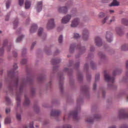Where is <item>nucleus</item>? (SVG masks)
Listing matches in <instances>:
<instances>
[{"mask_svg":"<svg viewBox=\"0 0 128 128\" xmlns=\"http://www.w3.org/2000/svg\"><path fill=\"white\" fill-rule=\"evenodd\" d=\"M121 50H128V44H124L121 46Z\"/></svg>","mask_w":128,"mask_h":128,"instance_id":"obj_24","label":"nucleus"},{"mask_svg":"<svg viewBox=\"0 0 128 128\" xmlns=\"http://www.w3.org/2000/svg\"><path fill=\"white\" fill-rule=\"evenodd\" d=\"M6 101L8 102H10V100L8 97H6Z\"/></svg>","mask_w":128,"mask_h":128,"instance_id":"obj_59","label":"nucleus"},{"mask_svg":"<svg viewBox=\"0 0 128 128\" xmlns=\"http://www.w3.org/2000/svg\"><path fill=\"white\" fill-rule=\"evenodd\" d=\"M11 48H12V45L8 46V48H7V50H8V52H10V50Z\"/></svg>","mask_w":128,"mask_h":128,"instance_id":"obj_58","label":"nucleus"},{"mask_svg":"<svg viewBox=\"0 0 128 128\" xmlns=\"http://www.w3.org/2000/svg\"><path fill=\"white\" fill-rule=\"evenodd\" d=\"M74 48H76L78 50H79L80 54H84V52H86V48L84 46H82L80 44L78 45L76 47L75 44H72L70 46V52H74Z\"/></svg>","mask_w":128,"mask_h":128,"instance_id":"obj_3","label":"nucleus"},{"mask_svg":"<svg viewBox=\"0 0 128 128\" xmlns=\"http://www.w3.org/2000/svg\"><path fill=\"white\" fill-rule=\"evenodd\" d=\"M18 67L16 64L13 65V70L8 71V78L10 80H19L18 76V72L16 73L15 70H17Z\"/></svg>","mask_w":128,"mask_h":128,"instance_id":"obj_1","label":"nucleus"},{"mask_svg":"<svg viewBox=\"0 0 128 128\" xmlns=\"http://www.w3.org/2000/svg\"><path fill=\"white\" fill-rule=\"evenodd\" d=\"M58 76L60 80H64V74H58Z\"/></svg>","mask_w":128,"mask_h":128,"instance_id":"obj_42","label":"nucleus"},{"mask_svg":"<svg viewBox=\"0 0 128 128\" xmlns=\"http://www.w3.org/2000/svg\"><path fill=\"white\" fill-rule=\"evenodd\" d=\"M119 118H128V114H126L124 113L120 112L118 113Z\"/></svg>","mask_w":128,"mask_h":128,"instance_id":"obj_16","label":"nucleus"},{"mask_svg":"<svg viewBox=\"0 0 128 128\" xmlns=\"http://www.w3.org/2000/svg\"><path fill=\"white\" fill-rule=\"evenodd\" d=\"M25 4V8L26 10H28L30 8V6H32V2L28 0H26L24 3Z\"/></svg>","mask_w":128,"mask_h":128,"instance_id":"obj_18","label":"nucleus"},{"mask_svg":"<svg viewBox=\"0 0 128 128\" xmlns=\"http://www.w3.org/2000/svg\"><path fill=\"white\" fill-rule=\"evenodd\" d=\"M94 42L97 46H102V41L100 36H96L94 38Z\"/></svg>","mask_w":128,"mask_h":128,"instance_id":"obj_8","label":"nucleus"},{"mask_svg":"<svg viewBox=\"0 0 128 128\" xmlns=\"http://www.w3.org/2000/svg\"><path fill=\"white\" fill-rule=\"evenodd\" d=\"M24 38V35H22L21 36L18 37L16 40V42H20V40H22Z\"/></svg>","mask_w":128,"mask_h":128,"instance_id":"obj_31","label":"nucleus"},{"mask_svg":"<svg viewBox=\"0 0 128 128\" xmlns=\"http://www.w3.org/2000/svg\"><path fill=\"white\" fill-rule=\"evenodd\" d=\"M14 28H16L18 26V19L16 18L15 20H14Z\"/></svg>","mask_w":128,"mask_h":128,"instance_id":"obj_28","label":"nucleus"},{"mask_svg":"<svg viewBox=\"0 0 128 128\" xmlns=\"http://www.w3.org/2000/svg\"><path fill=\"white\" fill-rule=\"evenodd\" d=\"M122 22L123 24H124V26H128V20L126 19H122Z\"/></svg>","mask_w":128,"mask_h":128,"instance_id":"obj_32","label":"nucleus"},{"mask_svg":"<svg viewBox=\"0 0 128 128\" xmlns=\"http://www.w3.org/2000/svg\"><path fill=\"white\" fill-rule=\"evenodd\" d=\"M122 74V70L116 69L112 72V76L104 74V78L106 80H116V74Z\"/></svg>","mask_w":128,"mask_h":128,"instance_id":"obj_2","label":"nucleus"},{"mask_svg":"<svg viewBox=\"0 0 128 128\" xmlns=\"http://www.w3.org/2000/svg\"><path fill=\"white\" fill-rule=\"evenodd\" d=\"M9 16H6V19H5V20H8V18H9Z\"/></svg>","mask_w":128,"mask_h":128,"instance_id":"obj_64","label":"nucleus"},{"mask_svg":"<svg viewBox=\"0 0 128 128\" xmlns=\"http://www.w3.org/2000/svg\"><path fill=\"white\" fill-rule=\"evenodd\" d=\"M54 26H56V25L54 24V19H50L48 20L46 26L48 30H52V28H54Z\"/></svg>","mask_w":128,"mask_h":128,"instance_id":"obj_6","label":"nucleus"},{"mask_svg":"<svg viewBox=\"0 0 128 128\" xmlns=\"http://www.w3.org/2000/svg\"><path fill=\"white\" fill-rule=\"evenodd\" d=\"M100 73H98L95 76V80H100Z\"/></svg>","mask_w":128,"mask_h":128,"instance_id":"obj_38","label":"nucleus"},{"mask_svg":"<svg viewBox=\"0 0 128 128\" xmlns=\"http://www.w3.org/2000/svg\"><path fill=\"white\" fill-rule=\"evenodd\" d=\"M5 124H10V117H7L6 119H5V121H4Z\"/></svg>","mask_w":128,"mask_h":128,"instance_id":"obj_36","label":"nucleus"},{"mask_svg":"<svg viewBox=\"0 0 128 128\" xmlns=\"http://www.w3.org/2000/svg\"><path fill=\"white\" fill-rule=\"evenodd\" d=\"M38 30V25L36 24H33L30 29V32L31 34H34V32H36V30Z\"/></svg>","mask_w":128,"mask_h":128,"instance_id":"obj_13","label":"nucleus"},{"mask_svg":"<svg viewBox=\"0 0 128 128\" xmlns=\"http://www.w3.org/2000/svg\"><path fill=\"white\" fill-rule=\"evenodd\" d=\"M40 108H38V107H36V109H34L35 112H38Z\"/></svg>","mask_w":128,"mask_h":128,"instance_id":"obj_61","label":"nucleus"},{"mask_svg":"<svg viewBox=\"0 0 128 128\" xmlns=\"http://www.w3.org/2000/svg\"><path fill=\"white\" fill-rule=\"evenodd\" d=\"M44 32V28H40L38 30V36H43L44 38L46 37V33L43 32Z\"/></svg>","mask_w":128,"mask_h":128,"instance_id":"obj_15","label":"nucleus"},{"mask_svg":"<svg viewBox=\"0 0 128 128\" xmlns=\"http://www.w3.org/2000/svg\"><path fill=\"white\" fill-rule=\"evenodd\" d=\"M77 76L79 80H82V78H84V76H82V74H80V72H78L77 74Z\"/></svg>","mask_w":128,"mask_h":128,"instance_id":"obj_33","label":"nucleus"},{"mask_svg":"<svg viewBox=\"0 0 128 128\" xmlns=\"http://www.w3.org/2000/svg\"><path fill=\"white\" fill-rule=\"evenodd\" d=\"M24 0H18V3L20 6H22L24 5Z\"/></svg>","mask_w":128,"mask_h":128,"instance_id":"obj_40","label":"nucleus"},{"mask_svg":"<svg viewBox=\"0 0 128 128\" xmlns=\"http://www.w3.org/2000/svg\"><path fill=\"white\" fill-rule=\"evenodd\" d=\"M10 4H12V0H8L6 2V8H10Z\"/></svg>","mask_w":128,"mask_h":128,"instance_id":"obj_29","label":"nucleus"},{"mask_svg":"<svg viewBox=\"0 0 128 128\" xmlns=\"http://www.w3.org/2000/svg\"><path fill=\"white\" fill-rule=\"evenodd\" d=\"M9 112H10V108H6V114H9Z\"/></svg>","mask_w":128,"mask_h":128,"instance_id":"obj_46","label":"nucleus"},{"mask_svg":"<svg viewBox=\"0 0 128 128\" xmlns=\"http://www.w3.org/2000/svg\"><path fill=\"white\" fill-rule=\"evenodd\" d=\"M12 54L14 55V58H16V56H18V53H16V52H13Z\"/></svg>","mask_w":128,"mask_h":128,"instance_id":"obj_56","label":"nucleus"},{"mask_svg":"<svg viewBox=\"0 0 128 128\" xmlns=\"http://www.w3.org/2000/svg\"><path fill=\"white\" fill-rule=\"evenodd\" d=\"M63 72H67L68 74H72V69H68V68H64Z\"/></svg>","mask_w":128,"mask_h":128,"instance_id":"obj_26","label":"nucleus"},{"mask_svg":"<svg viewBox=\"0 0 128 128\" xmlns=\"http://www.w3.org/2000/svg\"><path fill=\"white\" fill-rule=\"evenodd\" d=\"M90 66L92 70H96V65L94 62L92 61L90 62Z\"/></svg>","mask_w":128,"mask_h":128,"instance_id":"obj_30","label":"nucleus"},{"mask_svg":"<svg viewBox=\"0 0 128 128\" xmlns=\"http://www.w3.org/2000/svg\"><path fill=\"white\" fill-rule=\"evenodd\" d=\"M80 24V20L78 18H75L72 20L70 26L72 28H76Z\"/></svg>","mask_w":128,"mask_h":128,"instance_id":"obj_7","label":"nucleus"},{"mask_svg":"<svg viewBox=\"0 0 128 128\" xmlns=\"http://www.w3.org/2000/svg\"><path fill=\"white\" fill-rule=\"evenodd\" d=\"M70 116H73L75 120H76V118H78V112H71L68 115V118H70Z\"/></svg>","mask_w":128,"mask_h":128,"instance_id":"obj_17","label":"nucleus"},{"mask_svg":"<svg viewBox=\"0 0 128 128\" xmlns=\"http://www.w3.org/2000/svg\"><path fill=\"white\" fill-rule=\"evenodd\" d=\"M82 38L84 40H88V30H84Z\"/></svg>","mask_w":128,"mask_h":128,"instance_id":"obj_11","label":"nucleus"},{"mask_svg":"<svg viewBox=\"0 0 128 128\" xmlns=\"http://www.w3.org/2000/svg\"><path fill=\"white\" fill-rule=\"evenodd\" d=\"M70 6H72V4H66L65 6L59 7L58 8V12H62V14H66V12H68V10Z\"/></svg>","mask_w":128,"mask_h":128,"instance_id":"obj_5","label":"nucleus"},{"mask_svg":"<svg viewBox=\"0 0 128 128\" xmlns=\"http://www.w3.org/2000/svg\"><path fill=\"white\" fill-rule=\"evenodd\" d=\"M29 128H34V122H32L30 123V124L29 125Z\"/></svg>","mask_w":128,"mask_h":128,"instance_id":"obj_55","label":"nucleus"},{"mask_svg":"<svg viewBox=\"0 0 128 128\" xmlns=\"http://www.w3.org/2000/svg\"><path fill=\"white\" fill-rule=\"evenodd\" d=\"M44 50L45 52L47 54H50V50L48 49V48H47V47L45 48Z\"/></svg>","mask_w":128,"mask_h":128,"instance_id":"obj_37","label":"nucleus"},{"mask_svg":"<svg viewBox=\"0 0 128 128\" xmlns=\"http://www.w3.org/2000/svg\"><path fill=\"white\" fill-rule=\"evenodd\" d=\"M116 32L119 36H122V29L120 27L116 28Z\"/></svg>","mask_w":128,"mask_h":128,"instance_id":"obj_23","label":"nucleus"},{"mask_svg":"<svg viewBox=\"0 0 128 128\" xmlns=\"http://www.w3.org/2000/svg\"><path fill=\"white\" fill-rule=\"evenodd\" d=\"M100 18H104V13L101 12L99 14Z\"/></svg>","mask_w":128,"mask_h":128,"instance_id":"obj_49","label":"nucleus"},{"mask_svg":"<svg viewBox=\"0 0 128 128\" xmlns=\"http://www.w3.org/2000/svg\"><path fill=\"white\" fill-rule=\"evenodd\" d=\"M36 42H34L32 44V46H31V50H32V48H34V46H36Z\"/></svg>","mask_w":128,"mask_h":128,"instance_id":"obj_57","label":"nucleus"},{"mask_svg":"<svg viewBox=\"0 0 128 128\" xmlns=\"http://www.w3.org/2000/svg\"><path fill=\"white\" fill-rule=\"evenodd\" d=\"M16 118L18 120H20L21 117L20 114L17 113L16 114Z\"/></svg>","mask_w":128,"mask_h":128,"instance_id":"obj_45","label":"nucleus"},{"mask_svg":"<svg viewBox=\"0 0 128 128\" xmlns=\"http://www.w3.org/2000/svg\"><path fill=\"white\" fill-rule=\"evenodd\" d=\"M6 44H8V40H4L3 42V47L0 48V56H2V54H4V48L6 46Z\"/></svg>","mask_w":128,"mask_h":128,"instance_id":"obj_14","label":"nucleus"},{"mask_svg":"<svg viewBox=\"0 0 128 128\" xmlns=\"http://www.w3.org/2000/svg\"><path fill=\"white\" fill-rule=\"evenodd\" d=\"M70 66H74V68H78V66H80V63H79V62L76 63V64L74 65L72 64V61L71 60V61H70Z\"/></svg>","mask_w":128,"mask_h":128,"instance_id":"obj_25","label":"nucleus"},{"mask_svg":"<svg viewBox=\"0 0 128 128\" xmlns=\"http://www.w3.org/2000/svg\"><path fill=\"white\" fill-rule=\"evenodd\" d=\"M110 17L108 16H106L102 22V24H104L106 22V20H108V18Z\"/></svg>","mask_w":128,"mask_h":128,"instance_id":"obj_35","label":"nucleus"},{"mask_svg":"<svg viewBox=\"0 0 128 128\" xmlns=\"http://www.w3.org/2000/svg\"><path fill=\"white\" fill-rule=\"evenodd\" d=\"M86 78L88 80H92V76L90 74H86Z\"/></svg>","mask_w":128,"mask_h":128,"instance_id":"obj_50","label":"nucleus"},{"mask_svg":"<svg viewBox=\"0 0 128 128\" xmlns=\"http://www.w3.org/2000/svg\"><path fill=\"white\" fill-rule=\"evenodd\" d=\"M28 61L26 59H22L20 62L21 64H26Z\"/></svg>","mask_w":128,"mask_h":128,"instance_id":"obj_44","label":"nucleus"},{"mask_svg":"<svg viewBox=\"0 0 128 128\" xmlns=\"http://www.w3.org/2000/svg\"><path fill=\"white\" fill-rule=\"evenodd\" d=\"M116 22V18L113 16L112 18V19L110 20V21H108V24H112V22Z\"/></svg>","mask_w":128,"mask_h":128,"instance_id":"obj_41","label":"nucleus"},{"mask_svg":"<svg viewBox=\"0 0 128 128\" xmlns=\"http://www.w3.org/2000/svg\"><path fill=\"white\" fill-rule=\"evenodd\" d=\"M70 18H72V16L70 14L66 15L62 18V24H68V22L70 20Z\"/></svg>","mask_w":128,"mask_h":128,"instance_id":"obj_9","label":"nucleus"},{"mask_svg":"<svg viewBox=\"0 0 128 128\" xmlns=\"http://www.w3.org/2000/svg\"><path fill=\"white\" fill-rule=\"evenodd\" d=\"M109 6H120V2L116 0H113L112 2Z\"/></svg>","mask_w":128,"mask_h":128,"instance_id":"obj_21","label":"nucleus"},{"mask_svg":"<svg viewBox=\"0 0 128 128\" xmlns=\"http://www.w3.org/2000/svg\"><path fill=\"white\" fill-rule=\"evenodd\" d=\"M99 56H100V58H102L103 60H104L106 58V55L104 54L102 52H100L98 54Z\"/></svg>","mask_w":128,"mask_h":128,"instance_id":"obj_34","label":"nucleus"},{"mask_svg":"<svg viewBox=\"0 0 128 128\" xmlns=\"http://www.w3.org/2000/svg\"><path fill=\"white\" fill-rule=\"evenodd\" d=\"M74 38H76V40H78V38H80V34L78 33L74 34Z\"/></svg>","mask_w":128,"mask_h":128,"instance_id":"obj_39","label":"nucleus"},{"mask_svg":"<svg viewBox=\"0 0 128 128\" xmlns=\"http://www.w3.org/2000/svg\"><path fill=\"white\" fill-rule=\"evenodd\" d=\"M94 46H90V52H94Z\"/></svg>","mask_w":128,"mask_h":128,"instance_id":"obj_54","label":"nucleus"},{"mask_svg":"<svg viewBox=\"0 0 128 128\" xmlns=\"http://www.w3.org/2000/svg\"><path fill=\"white\" fill-rule=\"evenodd\" d=\"M128 126H126V125H123L120 127V128H128Z\"/></svg>","mask_w":128,"mask_h":128,"instance_id":"obj_60","label":"nucleus"},{"mask_svg":"<svg viewBox=\"0 0 128 128\" xmlns=\"http://www.w3.org/2000/svg\"><path fill=\"white\" fill-rule=\"evenodd\" d=\"M94 58V55H92V54H89L88 55V60H90V58Z\"/></svg>","mask_w":128,"mask_h":128,"instance_id":"obj_53","label":"nucleus"},{"mask_svg":"<svg viewBox=\"0 0 128 128\" xmlns=\"http://www.w3.org/2000/svg\"><path fill=\"white\" fill-rule=\"evenodd\" d=\"M60 111H52L50 113V116H60Z\"/></svg>","mask_w":128,"mask_h":128,"instance_id":"obj_20","label":"nucleus"},{"mask_svg":"<svg viewBox=\"0 0 128 128\" xmlns=\"http://www.w3.org/2000/svg\"><path fill=\"white\" fill-rule=\"evenodd\" d=\"M63 128H72V126L66 124L64 126Z\"/></svg>","mask_w":128,"mask_h":128,"instance_id":"obj_47","label":"nucleus"},{"mask_svg":"<svg viewBox=\"0 0 128 128\" xmlns=\"http://www.w3.org/2000/svg\"><path fill=\"white\" fill-rule=\"evenodd\" d=\"M100 118V115L98 114H94L93 117L88 116L86 119V122H88V124H92L94 120H98Z\"/></svg>","mask_w":128,"mask_h":128,"instance_id":"obj_4","label":"nucleus"},{"mask_svg":"<svg viewBox=\"0 0 128 128\" xmlns=\"http://www.w3.org/2000/svg\"><path fill=\"white\" fill-rule=\"evenodd\" d=\"M36 10L38 12H42V2H37Z\"/></svg>","mask_w":128,"mask_h":128,"instance_id":"obj_12","label":"nucleus"},{"mask_svg":"<svg viewBox=\"0 0 128 128\" xmlns=\"http://www.w3.org/2000/svg\"><path fill=\"white\" fill-rule=\"evenodd\" d=\"M56 54L55 56H56V54H60V51H58V50H56Z\"/></svg>","mask_w":128,"mask_h":128,"instance_id":"obj_63","label":"nucleus"},{"mask_svg":"<svg viewBox=\"0 0 128 128\" xmlns=\"http://www.w3.org/2000/svg\"><path fill=\"white\" fill-rule=\"evenodd\" d=\"M30 100H28V98L25 96V100L24 102V106H28V104H30Z\"/></svg>","mask_w":128,"mask_h":128,"instance_id":"obj_27","label":"nucleus"},{"mask_svg":"<svg viewBox=\"0 0 128 128\" xmlns=\"http://www.w3.org/2000/svg\"><path fill=\"white\" fill-rule=\"evenodd\" d=\"M30 80V76L27 77L26 80Z\"/></svg>","mask_w":128,"mask_h":128,"instance_id":"obj_62","label":"nucleus"},{"mask_svg":"<svg viewBox=\"0 0 128 128\" xmlns=\"http://www.w3.org/2000/svg\"><path fill=\"white\" fill-rule=\"evenodd\" d=\"M16 106L15 108L16 110H18V108H20V98L18 96L16 97Z\"/></svg>","mask_w":128,"mask_h":128,"instance_id":"obj_19","label":"nucleus"},{"mask_svg":"<svg viewBox=\"0 0 128 128\" xmlns=\"http://www.w3.org/2000/svg\"><path fill=\"white\" fill-rule=\"evenodd\" d=\"M106 38L108 42H112V33L106 32Z\"/></svg>","mask_w":128,"mask_h":128,"instance_id":"obj_10","label":"nucleus"},{"mask_svg":"<svg viewBox=\"0 0 128 128\" xmlns=\"http://www.w3.org/2000/svg\"><path fill=\"white\" fill-rule=\"evenodd\" d=\"M51 62H52V64H60V60L58 58L52 59Z\"/></svg>","mask_w":128,"mask_h":128,"instance_id":"obj_22","label":"nucleus"},{"mask_svg":"<svg viewBox=\"0 0 128 128\" xmlns=\"http://www.w3.org/2000/svg\"><path fill=\"white\" fill-rule=\"evenodd\" d=\"M26 48H24L22 51V55L24 56V54H26Z\"/></svg>","mask_w":128,"mask_h":128,"instance_id":"obj_52","label":"nucleus"},{"mask_svg":"<svg viewBox=\"0 0 128 128\" xmlns=\"http://www.w3.org/2000/svg\"><path fill=\"white\" fill-rule=\"evenodd\" d=\"M58 42L60 44L62 42V35H60L58 38Z\"/></svg>","mask_w":128,"mask_h":128,"instance_id":"obj_43","label":"nucleus"},{"mask_svg":"<svg viewBox=\"0 0 128 128\" xmlns=\"http://www.w3.org/2000/svg\"><path fill=\"white\" fill-rule=\"evenodd\" d=\"M84 70H88V64H85L84 65Z\"/></svg>","mask_w":128,"mask_h":128,"instance_id":"obj_48","label":"nucleus"},{"mask_svg":"<svg viewBox=\"0 0 128 128\" xmlns=\"http://www.w3.org/2000/svg\"><path fill=\"white\" fill-rule=\"evenodd\" d=\"M58 66H54L53 68V72H58Z\"/></svg>","mask_w":128,"mask_h":128,"instance_id":"obj_51","label":"nucleus"}]
</instances>
